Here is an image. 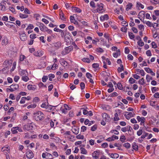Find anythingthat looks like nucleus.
<instances>
[{
  "label": "nucleus",
  "instance_id": "32",
  "mask_svg": "<svg viewBox=\"0 0 159 159\" xmlns=\"http://www.w3.org/2000/svg\"><path fill=\"white\" fill-rule=\"evenodd\" d=\"M139 83L141 85L144 84L145 83L144 79L143 78L140 79L139 81Z\"/></svg>",
  "mask_w": 159,
  "mask_h": 159
},
{
  "label": "nucleus",
  "instance_id": "44",
  "mask_svg": "<svg viewBox=\"0 0 159 159\" xmlns=\"http://www.w3.org/2000/svg\"><path fill=\"white\" fill-rule=\"evenodd\" d=\"M81 109L83 110V114L84 115H86L88 114L89 113L88 111L86 109H84V108H82Z\"/></svg>",
  "mask_w": 159,
  "mask_h": 159
},
{
  "label": "nucleus",
  "instance_id": "55",
  "mask_svg": "<svg viewBox=\"0 0 159 159\" xmlns=\"http://www.w3.org/2000/svg\"><path fill=\"white\" fill-rule=\"evenodd\" d=\"M117 86L118 89L120 90L122 89L123 87L122 84L120 83H118Z\"/></svg>",
  "mask_w": 159,
  "mask_h": 159
},
{
  "label": "nucleus",
  "instance_id": "57",
  "mask_svg": "<svg viewBox=\"0 0 159 159\" xmlns=\"http://www.w3.org/2000/svg\"><path fill=\"white\" fill-rule=\"evenodd\" d=\"M9 9L13 13L16 14L15 9L12 7H10Z\"/></svg>",
  "mask_w": 159,
  "mask_h": 159
},
{
  "label": "nucleus",
  "instance_id": "28",
  "mask_svg": "<svg viewBox=\"0 0 159 159\" xmlns=\"http://www.w3.org/2000/svg\"><path fill=\"white\" fill-rule=\"evenodd\" d=\"M120 55V52L119 50H118L116 52L113 53V56L114 57L117 58L118 56Z\"/></svg>",
  "mask_w": 159,
  "mask_h": 159
},
{
  "label": "nucleus",
  "instance_id": "11",
  "mask_svg": "<svg viewBox=\"0 0 159 159\" xmlns=\"http://www.w3.org/2000/svg\"><path fill=\"white\" fill-rule=\"evenodd\" d=\"M100 152L99 151H96L94 152L92 154V157L95 159H98V158Z\"/></svg>",
  "mask_w": 159,
  "mask_h": 159
},
{
  "label": "nucleus",
  "instance_id": "63",
  "mask_svg": "<svg viewBox=\"0 0 159 159\" xmlns=\"http://www.w3.org/2000/svg\"><path fill=\"white\" fill-rule=\"evenodd\" d=\"M97 129V125H94L91 127V130L92 131H94Z\"/></svg>",
  "mask_w": 159,
  "mask_h": 159
},
{
  "label": "nucleus",
  "instance_id": "30",
  "mask_svg": "<svg viewBox=\"0 0 159 159\" xmlns=\"http://www.w3.org/2000/svg\"><path fill=\"white\" fill-rule=\"evenodd\" d=\"M120 66L121 67H118L117 69L119 73L121 72L122 71H123L124 70V68L123 65L122 64H121Z\"/></svg>",
  "mask_w": 159,
  "mask_h": 159
},
{
  "label": "nucleus",
  "instance_id": "10",
  "mask_svg": "<svg viewBox=\"0 0 159 159\" xmlns=\"http://www.w3.org/2000/svg\"><path fill=\"white\" fill-rule=\"evenodd\" d=\"M102 116L103 120H105V121H108L110 119V116L106 113H103L102 114Z\"/></svg>",
  "mask_w": 159,
  "mask_h": 159
},
{
  "label": "nucleus",
  "instance_id": "41",
  "mask_svg": "<svg viewBox=\"0 0 159 159\" xmlns=\"http://www.w3.org/2000/svg\"><path fill=\"white\" fill-rule=\"evenodd\" d=\"M37 106L36 104H32L28 106L27 108L28 109H30V108H35Z\"/></svg>",
  "mask_w": 159,
  "mask_h": 159
},
{
  "label": "nucleus",
  "instance_id": "16",
  "mask_svg": "<svg viewBox=\"0 0 159 159\" xmlns=\"http://www.w3.org/2000/svg\"><path fill=\"white\" fill-rule=\"evenodd\" d=\"M137 119L139 122L141 121V124L144 123L145 120V119L144 117H140L139 116H137Z\"/></svg>",
  "mask_w": 159,
  "mask_h": 159
},
{
  "label": "nucleus",
  "instance_id": "19",
  "mask_svg": "<svg viewBox=\"0 0 159 159\" xmlns=\"http://www.w3.org/2000/svg\"><path fill=\"white\" fill-rule=\"evenodd\" d=\"M108 155L112 158L116 159L119 157V154L117 153H108Z\"/></svg>",
  "mask_w": 159,
  "mask_h": 159
},
{
  "label": "nucleus",
  "instance_id": "15",
  "mask_svg": "<svg viewBox=\"0 0 159 159\" xmlns=\"http://www.w3.org/2000/svg\"><path fill=\"white\" fill-rule=\"evenodd\" d=\"M59 61L61 64L64 67L68 65L67 62L63 59H60Z\"/></svg>",
  "mask_w": 159,
  "mask_h": 159
},
{
  "label": "nucleus",
  "instance_id": "62",
  "mask_svg": "<svg viewBox=\"0 0 159 159\" xmlns=\"http://www.w3.org/2000/svg\"><path fill=\"white\" fill-rule=\"evenodd\" d=\"M85 84L84 82H81L80 84V86L81 89H83L85 88Z\"/></svg>",
  "mask_w": 159,
  "mask_h": 159
},
{
  "label": "nucleus",
  "instance_id": "50",
  "mask_svg": "<svg viewBox=\"0 0 159 159\" xmlns=\"http://www.w3.org/2000/svg\"><path fill=\"white\" fill-rule=\"evenodd\" d=\"M151 45L152 48H155L157 47V45L154 42H152Z\"/></svg>",
  "mask_w": 159,
  "mask_h": 159
},
{
  "label": "nucleus",
  "instance_id": "47",
  "mask_svg": "<svg viewBox=\"0 0 159 159\" xmlns=\"http://www.w3.org/2000/svg\"><path fill=\"white\" fill-rule=\"evenodd\" d=\"M76 138L77 139H84V136L83 135H81L80 134L77 135Z\"/></svg>",
  "mask_w": 159,
  "mask_h": 159
},
{
  "label": "nucleus",
  "instance_id": "20",
  "mask_svg": "<svg viewBox=\"0 0 159 159\" xmlns=\"http://www.w3.org/2000/svg\"><path fill=\"white\" fill-rule=\"evenodd\" d=\"M72 9L73 11L80 13L81 12V10L79 8L76 7H72Z\"/></svg>",
  "mask_w": 159,
  "mask_h": 159
},
{
  "label": "nucleus",
  "instance_id": "13",
  "mask_svg": "<svg viewBox=\"0 0 159 159\" xmlns=\"http://www.w3.org/2000/svg\"><path fill=\"white\" fill-rule=\"evenodd\" d=\"M27 89L29 90L35 91L36 89V86L34 85L29 84L27 86Z\"/></svg>",
  "mask_w": 159,
  "mask_h": 159
},
{
  "label": "nucleus",
  "instance_id": "14",
  "mask_svg": "<svg viewBox=\"0 0 159 159\" xmlns=\"http://www.w3.org/2000/svg\"><path fill=\"white\" fill-rule=\"evenodd\" d=\"M100 18L101 21H104L105 20H108L109 19V16L107 14H105L103 16H101Z\"/></svg>",
  "mask_w": 159,
  "mask_h": 159
},
{
  "label": "nucleus",
  "instance_id": "53",
  "mask_svg": "<svg viewBox=\"0 0 159 159\" xmlns=\"http://www.w3.org/2000/svg\"><path fill=\"white\" fill-rule=\"evenodd\" d=\"M140 70L139 72L142 76H144L145 75V72L144 70H140L139 69H137V71Z\"/></svg>",
  "mask_w": 159,
  "mask_h": 159
},
{
  "label": "nucleus",
  "instance_id": "39",
  "mask_svg": "<svg viewBox=\"0 0 159 159\" xmlns=\"http://www.w3.org/2000/svg\"><path fill=\"white\" fill-rule=\"evenodd\" d=\"M125 139V137L124 135L121 136L120 138V140L122 143L124 142Z\"/></svg>",
  "mask_w": 159,
  "mask_h": 159
},
{
  "label": "nucleus",
  "instance_id": "46",
  "mask_svg": "<svg viewBox=\"0 0 159 159\" xmlns=\"http://www.w3.org/2000/svg\"><path fill=\"white\" fill-rule=\"evenodd\" d=\"M26 58L23 55H21L20 57V61H22L24 60Z\"/></svg>",
  "mask_w": 159,
  "mask_h": 159
},
{
  "label": "nucleus",
  "instance_id": "5",
  "mask_svg": "<svg viewBox=\"0 0 159 159\" xmlns=\"http://www.w3.org/2000/svg\"><path fill=\"white\" fill-rule=\"evenodd\" d=\"M37 25L39 26L40 30L42 31L45 32L47 27L42 23L38 22Z\"/></svg>",
  "mask_w": 159,
  "mask_h": 159
},
{
  "label": "nucleus",
  "instance_id": "38",
  "mask_svg": "<svg viewBox=\"0 0 159 159\" xmlns=\"http://www.w3.org/2000/svg\"><path fill=\"white\" fill-rule=\"evenodd\" d=\"M146 79L147 82H149L150 80L152 79V77L150 76L149 75H146Z\"/></svg>",
  "mask_w": 159,
  "mask_h": 159
},
{
  "label": "nucleus",
  "instance_id": "31",
  "mask_svg": "<svg viewBox=\"0 0 159 159\" xmlns=\"http://www.w3.org/2000/svg\"><path fill=\"white\" fill-rule=\"evenodd\" d=\"M82 60L83 62L87 63H89L90 62V60L89 58H84Z\"/></svg>",
  "mask_w": 159,
  "mask_h": 159
},
{
  "label": "nucleus",
  "instance_id": "25",
  "mask_svg": "<svg viewBox=\"0 0 159 159\" xmlns=\"http://www.w3.org/2000/svg\"><path fill=\"white\" fill-rule=\"evenodd\" d=\"M8 43V39L6 37H4L2 40V45H6Z\"/></svg>",
  "mask_w": 159,
  "mask_h": 159
},
{
  "label": "nucleus",
  "instance_id": "35",
  "mask_svg": "<svg viewBox=\"0 0 159 159\" xmlns=\"http://www.w3.org/2000/svg\"><path fill=\"white\" fill-rule=\"evenodd\" d=\"M54 30L56 32H61L62 33L63 35H64V33L63 32V30H61L55 28L54 29Z\"/></svg>",
  "mask_w": 159,
  "mask_h": 159
},
{
  "label": "nucleus",
  "instance_id": "56",
  "mask_svg": "<svg viewBox=\"0 0 159 159\" xmlns=\"http://www.w3.org/2000/svg\"><path fill=\"white\" fill-rule=\"evenodd\" d=\"M96 51L99 52H103V50L100 48H97Z\"/></svg>",
  "mask_w": 159,
  "mask_h": 159
},
{
  "label": "nucleus",
  "instance_id": "17",
  "mask_svg": "<svg viewBox=\"0 0 159 159\" xmlns=\"http://www.w3.org/2000/svg\"><path fill=\"white\" fill-rule=\"evenodd\" d=\"M72 132L76 135L79 133V128L76 127H73L71 129Z\"/></svg>",
  "mask_w": 159,
  "mask_h": 159
},
{
  "label": "nucleus",
  "instance_id": "27",
  "mask_svg": "<svg viewBox=\"0 0 159 159\" xmlns=\"http://www.w3.org/2000/svg\"><path fill=\"white\" fill-rule=\"evenodd\" d=\"M81 150V153L84 154H87L88 153L87 151L83 148H80Z\"/></svg>",
  "mask_w": 159,
  "mask_h": 159
},
{
  "label": "nucleus",
  "instance_id": "37",
  "mask_svg": "<svg viewBox=\"0 0 159 159\" xmlns=\"http://www.w3.org/2000/svg\"><path fill=\"white\" fill-rule=\"evenodd\" d=\"M53 158L51 154L47 152V157L46 159H52Z\"/></svg>",
  "mask_w": 159,
  "mask_h": 159
},
{
  "label": "nucleus",
  "instance_id": "52",
  "mask_svg": "<svg viewBox=\"0 0 159 159\" xmlns=\"http://www.w3.org/2000/svg\"><path fill=\"white\" fill-rule=\"evenodd\" d=\"M26 99V97H22L21 98V100L20 101V103L21 104H23L25 103V101Z\"/></svg>",
  "mask_w": 159,
  "mask_h": 159
},
{
  "label": "nucleus",
  "instance_id": "29",
  "mask_svg": "<svg viewBox=\"0 0 159 159\" xmlns=\"http://www.w3.org/2000/svg\"><path fill=\"white\" fill-rule=\"evenodd\" d=\"M21 79L25 82H27L29 80V78L27 76L25 75L22 76Z\"/></svg>",
  "mask_w": 159,
  "mask_h": 159
},
{
  "label": "nucleus",
  "instance_id": "22",
  "mask_svg": "<svg viewBox=\"0 0 159 159\" xmlns=\"http://www.w3.org/2000/svg\"><path fill=\"white\" fill-rule=\"evenodd\" d=\"M0 5V10L4 11L5 10L6 8L4 6L6 3H3V2H1Z\"/></svg>",
  "mask_w": 159,
  "mask_h": 159
},
{
  "label": "nucleus",
  "instance_id": "23",
  "mask_svg": "<svg viewBox=\"0 0 159 159\" xmlns=\"http://www.w3.org/2000/svg\"><path fill=\"white\" fill-rule=\"evenodd\" d=\"M48 102L47 103H43L41 105V107L42 108H45L46 109H48L49 107H51V106L48 105Z\"/></svg>",
  "mask_w": 159,
  "mask_h": 159
},
{
  "label": "nucleus",
  "instance_id": "34",
  "mask_svg": "<svg viewBox=\"0 0 159 159\" xmlns=\"http://www.w3.org/2000/svg\"><path fill=\"white\" fill-rule=\"evenodd\" d=\"M20 17L21 18H26L28 17V15L26 14H24L22 13H20L19 14Z\"/></svg>",
  "mask_w": 159,
  "mask_h": 159
},
{
  "label": "nucleus",
  "instance_id": "7",
  "mask_svg": "<svg viewBox=\"0 0 159 159\" xmlns=\"http://www.w3.org/2000/svg\"><path fill=\"white\" fill-rule=\"evenodd\" d=\"M20 39L23 41H25L27 39V37L25 32H22L19 34Z\"/></svg>",
  "mask_w": 159,
  "mask_h": 159
},
{
  "label": "nucleus",
  "instance_id": "33",
  "mask_svg": "<svg viewBox=\"0 0 159 159\" xmlns=\"http://www.w3.org/2000/svg\"><path fill=\"white\" fill-rule=\"evenodd\" d=\"M136 7H140L142 9H143L144 8V6L139 2H137Z\"/></svg>",
  "mask_w": 159,
  "mask_h": 159
},
{
  "label": "nucleus",
  "instance_id": "48",
  "mask_svg": "<svg viewBox=\"0 0 159 159\" xmlns=\"http://www.w3.org/2000/svg\"><path fill=\"white\" fill-rule=\"evenodd\" d=\"M13 85H11L10 86V88H7V91L8 90L10 91V92H12L14 91L15 90L13 89Z\"/></svg>",
  "mask_w": 159,
  "mask_h": 159
},
{
  "label": "nucleus",
  "instance_id": "8",
  "mask_svg": "<svg viewBox=\"0 0 159 159\" xmlns=\"http://www.w3.org/2000/svg\"><path fill=\"white\" fill-rule=\"evenodd\" d=\"M27 157L29 159L32 158L34 157V154L33 152L30 150L26 152Z\"/></svg>",
  "mask_w": 159,
  "mask_h": 159
},
{
  "label": "nucleus",
  "instance_id": "1",
  "mask_svg": "<svg viewBox=\"0 0 159 159\" xmlns=\"http://www.w3.org/2000/svg\"><path fill=\"white\" fill-rule=\"evenodd\" d=\"M44 114L40 111H38L34 113V117L37 121L42 120L44 119Z\"/></svg>",
  "mask_w": 159,
  "mask_h": 159
},
{
  "label": "nucleus",
  "instance_id": "51",
  "mask_svg": "<svg viewBox=\"0 0 159 159\" xmlns=\"http://www.w3.org/2000/svg\"><path fill=\"white\" fill-rule=\"evenodd\" d=\"M58 67V66L57 65L54 63L52 65L51 69L53 70H55Z\"/></svg>",
  "mask_w": 159,
  "mask_h": 159
},
{
  "label": "nucleus",
  "instance_id": "12",
  "mask_svg": "<svg viewBox=\"0 0 159 159\" xmlns=\"http://www.w3.org/2000/svg\"><path fill=\"white\" fill-rule=\"evenodd\" d=\"M44 52L42 51H38L35 52L34 53V55L36 57H40L43 54Z\"/></svg>",
  "mask_w": 159,
  "mask_h": 159
},
{
  "label": "nucleus",
  "instance_id": "43",
  "mask_svg": "<svg viewBox=\"0 0 159 159\" xmlns=\"http://www.w3.org/2000/svg\"><path fill=\"white\" fill-rule=\"evenodd\" d=\"M129 82L130 83L132 84L135 83L136 80H135L133 78L131 77L129 79Z\"/></svg>",
  "mask_w": 159,
  "mask_h": 159
},
{
  "label": "nucleus",
  "instance_id": "58",
  "mask_svg": "<svg viewBox=\"0 0 159 159\" xmlns=\"http://www.w3.org/2000/svg\"><path fill=\"white\" fill-rule=\"evenodd\" d=\"M90 144L91 146H93L94 144V140L93 139H90L89 141Z\"/></svg>",
  "mask_w": 159,
  "mask_h": 159
},
{
  "label": "nucleus",
  "instance_id": "61",
  "mask_svg": "<svg viewBox=\"0 0 159 159\" xmlns=\"http://www.w3.org/2000/svg\"><path fill=\"white\" fill-rule=\"evenodd\" d=\"M48 79V77L47 76H43L42 79V80L43 82H45L46 81V80Z\"/></svg>",
  "mask_w": 159,
  "mask_h": 159
},
{
  "label": "nucleus",
  "instance_id": "40",
  "mask_svg": "<svg viewBox=\"0 0 159 159\" xmlns=\"http://www.w3.org/2000/svg\"><path fill=\"white\" fill-rule=\"evenodd\" d=\"M128 34L129 36L131 39H133L134 38L135 36L132 33L130 32H129Z\"/></svg>",
  "mask_w": 159,
  "mask_h": 159
},
{
  "label": "nucleus",
  "instance_id": "36",
  "mask_svg": "<svg viewBox=\"0 0 159 159\" xmlns=\"http://www.w3.org/2000/svg\"><path fill=\"white\" fill-rule=\"evenodd\" d=\"M138 45L140 47H142L144 45V43L142 40H139L138 42Z\"/></svg>",
  "mask_w": 159,
  "mask_h": 159
},
{
  "label": "nucleus",
  "instance_id": "64",
  "mask_svg": "<svg viewBox=\"0 0 159 159\" xmlns=\"http://www.w3.org/2000/svg\"><path fill=\"white\" fill-rule=\"evenodd\" d=\"M127 28L126 27H122L121 28V30L124 32H127Z\"/></svg>",
  "mask_w": 159,
  "mask_h": 159
},
{
  "label": "nucleus",
  "instance_id": "54",
  "mask_svg": "<svg viewBox=\"0 0 159 159\" xmlns=\"http://www.w3.org/2000/svg\"><path fill=\"white\" fill-rule=\"evenodd\" d=\"M12 85H13V88L14 90H16L18 89L19 86L17 84H12Z\"/></svg>",
  "mask_w": 159,
  "mask_h": 159
},
{
  "label": "nucleus",
  "instance_id": "6",
  "mask_svg": "<svg viewBox=\"0 0 159 159\" xmlns=\"http://www.w3.org/2000/svg\"><path fill=\"white\" fill-rule=\"evenodd\" d=\"M103 4L101 3L97 4L98 8L97 10L98 12L99 13H102L103 11Z\"/></svg>",
  "mask_w": 159,
  "mask_h": 159
},
{
  "label": "nucleus",
  "instance_id": "3",
  "mask_svg": "<svg viewBox=\"0 0 159 159\" xmlns=\"http://www.w3.org/2000/svg\"><path fill=\"white\" fill-rule=\"evenodd\" d=\"M73 49V48L72 46H70L69 47H66L65 48L64 50L61 52V54L63 55H66L70 52Z\"/></svg>",
  "mask_w": 159,
  "mask_h": 159
},
{
  "label": "nucleus",
  "instance_id": "18",
  "mask_svg": "<svg viewBox=\"0 0 159 159\" xmlns=\"http://www.w3.org/2000/svg\"><path fill=\"white\" fill-rule=\"evenodd\" d=\"M53 44L54 47L56 48L57 49H58L61 47V42L58 41L54 43Z\"/></svg>",
  "mask_w": 159,
  "mask_h": 159
},
{
  "label": "nucleus",
  "instance_id": "42",
  "mask_svg": "<svg viewBox=\"0 0 159 159\" xmlns=\"http://www.w3.org/2000/svg\"><path fill=\"white\" fill-rule=\"evenodd\" d=\"M123 146L127 148H129L130 147V144L128 143H125Z\"/></svg>",
  "mask_w": 159,
  "mask_h": 159
},
{
  "label": "nucleus",
  "instance_id": "21",
  "mask_svg": "<svg viewBox=\"0 0 159 159\" xmlns=\"http://www.w3.org/2000/svg\"><path fill=\"white\" fill-rule=\"evenodd\" d=\"M59 16L61 19L63 21L66 20V18L64 17V15L63 12L61 11L59 13Z\"/></svg>",
  "mask_w": 159,
  "mask_h": 159
},
{
  "label": "nucleus",
  "instance_id": "4",
  "mask_svg": "<svg viewBox=\"0 0 159 159\" xmlns=\"http://www.w3.org/2000/svg\"><path fill=\"white\" fill-rule=\"evenodd\" d=\"M134 115H135L134 113L132 112H125V114H124V116L128 120H129L131 117H133Z\"/></svg>",
  "mask_w": 159,
  "mask_h": 159
},
{
  "label": "nucleus",
  "instance_id": "2",
  "mask_svg": "<svg viewBox=\"0 0 159 159\" xmlns=\"http://www.w3.org/2000/svg\"><path fill=\"white\" fill-rule=\"evenodd\" d=\"M122 111L119 109H116L115 110V113L113 117V120L115 121H118L120 120L119 116L120 115Z\"/></svg>",
  "mask_w": 159,
  "mask_h": 159
},
{
  "label": "nucleus",
  "instance_id": "49",
  "mask_svg": "<svg viewBox=\"0 0 159 159\" xmlns=\"http://www.w3.org/2000/svg\"><path fill=\"white\" fill-rule=\"evenodd\" d=\"M145 70L148 73H151L152 71L151 69L148 67H146L144 68Z\"/></svg>",
  "mask_w": 159,
  "mask_h": 159
},
{
  "label": "nucleus",
  "instance_id": "45",
  "mask_svg": "<svg viewBox=\"0 0 159 159\" xmlns=\"http://www.w3.org/2000/svg\"><path fill=\"white\" fill-rule=\"evenodd\" d=\"M16 128V127H15L11 129V131L13 134H16L17 133V129Z\"/></svg>",
  "mask_w": 159,
  "mask_h": 159
},
{
  "label": "nucleus",
  "instance_id": "59",
  "mask_svg": "<svg viewBox=\"0 0 159 159\" xmlns=\"http://www.w3.org/2000/svg\"><path fill=\"white\" fill-rule=\"evenodd\" d=\"M17 9L18 10H20L21 11H23L24 9V8L23 6L20 7L19 6H17L16 7Z\"/></svg>",
  "mask_w": 159,
  "mask_h": 159
},
{
  "label": "nucleus",
  "instance_id": "9",
  "mask_svg": "<svg viewBox=\"0 0 159 159\" xmlns=\"http://www.w3.org/2000/svg\"><path fill=\"white\" fill-rule=\"evenodd\" d=\"M145 12L144 11H140L138 14V17L141 21L142 20L141 18L144 19L145 16Z\"/></svg>",
  "mask_w": 159,
  "mask_h": 159
},
{
  "label": "nucleus",
  "instance_id": "24",
  "mask_svg": "<svg viewBox=\"0 0 159 159\" xmlns=\"http://www.w3.org/2000/svg\"><path fill=\"white\" fill-rule=\"evenodd\" d=\"M133 6V4L130 2L128 3V4L126 5V10L127 11H128L131 9L132 7Z\"/></svg>",
  "mask_w": 159,
  "mask_h": 159
},
{
  "label": "nucleus",
  "instance_id": "60",
  "mask_svg": "<svg viewBox=\"0 0 159 159\" xmlns=\"http://www.w3.org/2000/svg\"><path fill=\"white\" fill-rule=\"evenodd\" d=\"M34 27V25L32 24H30L29 25L27 28H26L27 30L32 29Z\"/></svg>",
  "mask_w": 159,
  "mask_h": 159
},
{
  "label": "nucleus",
  "instance_id": "26",
  "mask_svg": "<svg viewBox=\"0 0 159 159\" xmlns=\"http://www.w3.org/2000/svg\"><path fill=\"white\" fill-rule=\"evenodd\" d=\"M132 147L133 149L137 151L138 149V146L135 143H134L132 144Z\"/></svg>",
  "mask_w": 159,
  "mask_h": 159
}]
</instances>
